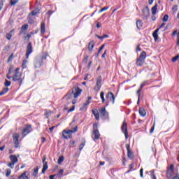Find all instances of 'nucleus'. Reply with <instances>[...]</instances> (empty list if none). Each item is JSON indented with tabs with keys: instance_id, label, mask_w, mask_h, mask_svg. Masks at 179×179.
Listing matches in <instances>:
<instances>
[{
	"instance_id": "nucleus-21",
	"label": "nucleus",
	"mask_w": 179,
	"mask_h": 179,
	"mask_svg": "<svg viewBox=\"0 0 179 179\" xmlns=\"http://www.w3.org/2000/svg\"><path fill=\"white\" fill-rule=\"evenodd\" d=\"M145 63V60H143L142 59H138L136 64L137 66H142L143 64Z\"/></svg>"
},
{
	"instance_id": "nucleus-7",
	"label": "nucleus",
	"mask_w": 179,
	"mask_h": 179,
	"mask_svg": "<svg viewBox=\"0 0 179 179\" xmlns=\"http://www.w3.org/2000/svg\"><path fill=\"white\" fill-rule=\"evenodd\" d=\"M38 13H40V9L38 8H36L35 10H34L31 14L29 15L28 16V23H33V20L31 19V16H37V15H38Z\"/></svg>"
},
{
	"instance_id": "nucleus-22",
	"label": "nucleus",
	"mask_w": 179,
	"mask_h": 179,
	"mask_svg": "<svg viewBox=\"0 0 179 179\" xmlns=\"http://www.w3.org/2000/svg\"><path fill=\"white\" fill-rule=\"evenodd\" d=\"M138 113H139L140 115H141V117H145L146 115V111L145 110V109L143 108H140Z\"/></svg>"
},
{
	"instance_id": "nucleus-49",
	"label": "nucleus",
	"mask_w": 179,
	"mask_h": 179,
	"mask_svg": "<svg viewBox=\"0 0 179 179\" xmlns=\"http://www.w3.org/2000/svg\"><path fill=\"white\" fill-rule=\"evenodd\" d=\"M140 177L143 178V169H141L140 170Z\"/></svg>"
},
{
	"instance_id": "nucleus-57",
	"label": "nucleus",
	"mask_w": 179,
	"mask_h": 179,
	"mask_svg": "<svg viewBox=\"0 0 179 179\" xmlns=\"http://www.w3.org/2000/svg\"><path fill=\"white\" fill-rule=\"evenodd\" d=\"M38 173V169H35L34 171V176H37Z\"/></svg>"
},
{
	"instance_id": "nucleus-29",
	"label": "nucleus",
	"mask_w": 179,
	"mask_h": 179,
	"mask_svg": "<svg viewBox=\"0 0 179 179\" xmlns=\"http://www.w3.org/2000/svg\"><path fill=\"white\" fill-rule=\"evenodd\" d=\"M56 176H57L59 178H62V176H64V169H60L59 171V173H57Z\"/></svg>"
},
{
	"instance_id": "nucleus-51",
	"label": "nucleus",
	"mask_w": 179,
	"mask_h": 179,
	"mask_svg": "<svg viewBox=\"0 0 179 179\" xmlns=\"http://www.w3.org/2000/svg\"><path fill=\"white\" fill-rule=\"evenodd\" d=\"M13 59V54H12L8 59V62H10Z\"/></svg>"
},
{
	"instance_id": "nucleus-8",
	"label": "nucleus",
	"mask_w": 179,
	"mask_h": 179,
	"mask_svg": "<svg viewBox=\"0 0 179 179\" xmlns=\"http://www.w3.org/2000/svg\"><path fill=\"white\" fill-rule=\"evenodd\" d=\"M122 131L124 134L125 138L128 139V127L127 125V122L124 120L123 124L122 125Z\"/></svg>"
},
{
	"instance_id": "nucleus-6",
	"label": "nucleus",
	"mask_w": 179,
	"mask_h": 179,
	"mask_svg": "<svg viewBox=\"0 0 179 179\" xmlns=\"http://www.w3.org/2000/svg\"><path fill=\"white\" fill-rule=\"evenodd\" d=\"M173 176H174V164H171V166L167 168L166 177L167 178H171Z\"/></svg>"
},
{
	"instance_id": "nucleus-33",
	"label": "nucleus",
	"mask_w": 179,
	"mask_h": 179,
	"mask_svg": "<svg viewBox=\"0 0 179 179\" xmlns=\"http://www.w3.org/2000/svg\"><path fill=\"white\" fill-rule=\"evenodd\" d=\"M27 60H24L22 62V68H24V69L27 68Z\"/></svg>"
},
{
	"instance_id": "nucleus-16",
	"label": "nucleus",
	"mask_w": 179,
	"mask_h": 179,
	"mask_svg": "<svg viewBox=\"0 0 179 179\" xmlns=\"http://www.w3.org/2000/svg\"><path fill=\"white\" fill-rule=\"evenodd\" d=\"M143 15L145 19H148L150 16V11L148 8H145L143 10Z\"/></svg>"
},
{
	"instance_id": "nucleus-23",
	"label": "nucleus",
	"mask_w": 179,
	"mask_h": 179,
	"mask_svg": "<svg viewBox=\"0 0 179 179\" xmlns=\"http://www.w3.org/2000/svg\"><path fill=\"white\" fill-rule=\"evenodd\" d=\"M89 104H90V101H86V103H85L80 108V111H83V110H86L87 106H89Z\"/></svg>"
},
{
	"instance_id": "nucleus-14",
	"label": "nucleus",
	"mask_w": 179,
	"mask_h": 179,
	"mask_svg": "<svg viewBox=\"0 0 179 179\" xmlns=\"http://www.w3.org/2000/svg\"><path fill=\"white\" fill-rule=\"evenodd\" d=\"M126 149L127 150V157H129V159H134V152L131 151L129 145L126 144Z\"/></svg>"
},
{
	"instance_id": "nucleus-40",
	"label": "nucleus",
	"mask_w": 179,
	"mask_h": 179,
	"mask_svg": "<svg viewBox=\"0 0 179 179\" xmlns=\"http://www.w3.org/2000/svg\"><path fill=\"white\" fill-rule=\"evenodd\" d=\"M27 29H29L28 24H24L22 26V30H27Z\"/></svg>"
},
{
	"instance_id": "nucleus-44",
	"label": "nucleus",
	"mask_w": 179,
	"mask_h": 179,
	"mask_svg": "<svg viewBox=\"0 0 179 179\" xmlns=\"http://www.w3.org/2000/svg\"><path fill=\"white\" fill-rule=\"evenodd\" d=\"M169 20V16L167 15H165L162 19L163 22H167Z\"/></svg>"
},
{
	"instance_id": "nucleus-26",
	"label": "nucleus",
	"mask_w": 179,
	"mask_h": 179,
	"mask_svg": "<svg viewBox=\"0 0 179 179\" xmlns=\"http://www.w3.org/2000/svg\"><path fill=\"white\" fill-rule=\"evenodd\" d=\"M12 71H13V66H10V69H9V71H8V73L6 76V78L8 79H12V77L9 76V75H10V73H12Z\"/></svg>"
},
{
	"instance_id": "nucleus-52",
	"label": "nucleus",
	"mask_w": 179,
	"mask_h": 179,
	"mask_svg": "<svg viewBox=\"0 0 179 179\" xmlns=\"http://www.w3.org/2000/svg\"><path fill=\"white\" fill-rule=\"evenodd\" d=\"M10 173H11L10 170H7L6 173V176L9 177L10 176Z\"/></svg>"
},
{
	"instance_id": "nucleus-58",
	"label": "nucleus",
	"mask_w": 179,
	"mask_h": 179,
	"mask_svg": "<svg viewBox=\"0 0 179 179\" xmlns=\"http://www.w3.org/2000/svg\"><path fill=\"white\" fill-rule=\"evenodd\" d=\"M96 27H97L98 29H100V27H101V23L98 22V23L96 24Z\"/></svg>"
},
{
	"instance_id": "nucleus-10",
	"label": "nucleus",
	"mask_w": 179,
	"mask_h": 179,
	"mask_svg": "<svg viewBox=\"0 0 179 179\" xmlns=\"http://www.w3.org/2000/svg\"><path fill=\"white\" fill-rule=\"evenodd\" d=\"M100 89H101V76H99L96 79V85L94 87V90L96 92H99L100 90Z\"/></svg>"
},
{
	"instance_id": "nucleus-59",
	"label": "nucleus",
	"mask_w": 179,
	"mask_h": 179,
	"mask_svg": "<svg viewBox=\"0 0 179 179\" xmlns=\"http://www.w3.org/2000/svg\"><path fill=\"white\" fill-rule=\"evenodd\" d=\"M164 26H166V23L163 22L160 27H159V29H163V27H164Z\"/></svg>"
},
{
	"instance_id": "nucleus-50",
	"label": "nucleus",
	"mask_w": 179,
	"mask_h": 179,
	"mask_svg": "<svg viewBox=\"0 0 179 179\" xmlns=\"http://www.w3.org/2000/svg\"><path fill=\"white\" fill-rule=\"evenodd\" d=\"M105 45H102L101 47L99 48V51H98V54L97 55H99V54H100V52L104 49Z\"/></svg>"
},
{
	"instance_id": "nucleus-4",
	"label": "nucleus",
	"mask_w": 179,
	"mask_h": 179,
	"mask_svg": "<svg viewBox=\"0 0 179 179\" xmlns=\"http://www.w3.org/2000/svg\"><path fill=\"white\" fill-rule=\"evenodd\" d=\"M75 132H78V126L74 127L72 130H63L62 136L64 139H71V138H72V134H75Z\"/></svg>"
},
{
	"instance_id": "nucleus-12",
	"label": "nucleus",
	"mask_w": 179,
	"mask_h": 179,
	"mask_svg": "<svg viewBox=\"0 0 179 179\" xmlns=\"http://www.w3.org/2000/svg\"><path fill=\"white\" fill-rule=\"evenodd\" d=\"M31 131V126L30 124L27 125L22 131V136L24 137L26 136V135H28V134H30Z\"/></svg>"
},
{
	"instance_id": "nucleus-19",
	"label": "nucleus",
	"mask_w": 179,
	"mask_h": 179,
	"mask_svg": "<svg viewBox=\"0 0 179 179\" xmlns=\"http://www.w3.org/2000/svg\"><path fill=\"white\" fill-rule=\"evenodd\" d=\"M13 34H15V29H12L9 33L6 34V38H7V40H10Z\"/></svg>"
},
{
	"instance_id": "nucleus-28",
	"label": "nucleus",
	"mask_w": 179,
	"mask_h": 179,
	"mask_svg": "<svg viewBox=\"0 0 179 179\" xmlns=\"http://www.w3.org/2000/svg\"><path fill=\"white\" fill-rule=\"evenodd\" d=\"M48 169V164L47 162H45V163L43 164V169H42V173H45V171H46Z\"/></svg>"
},
{
	"instance_id": "nucleus-31",
	"label": "nucleus",
	"mask_w": 179,
	"mask_h": 179,
	"mask_svg": "<svg viewBox=\"0 0 179 179\" xmlns=\"http://www.w3.org/2000/svg\"><path fill=\"white\" fill-rule=\"evenodd\" d=\"M19 179H26L27 178V176H26V172H24L22 175H20L19 177H18Z\"/></svg>"
},
{
	"instance_id": "nucleus-34",
	"label": "nucleus",
	"mask_w": 179,
	"mask_h": 179,
	"mask_svg": "<svg viewBox=\"0 0 179 179\" xmlns=\"http://www.w3.org/2000/svg\"><path fill=\"white\" fill-rule=\"evenodd\" d=\"M155 171H150V176H151V178L152 179H156V176H155Z\"/></svg>"
},
{
	"instance_id": "nucleus-9",
	"label": "nucleus",
	"mask_w": 179,
	"mask_h": 179,
	"mask_svg": "<svg viewBox=\"0 0 179 179\" xmlns=\"http://www.w3.org/2000/svg\"><path fill=\"white\" fill-rule=\"evenodd\" d=\"M19 138L20 135L17 133L13 134V139L15 145V148H19Z\"/></svg>"
},
{
	"instance_id": "nucleus-35",
	"label": "nucleus",
	"mask_w": 179,
	"mask_h": 179,
	"mask_svg": "<svg viewBox=\"0 0 179 179\" xmlns=\"http://www.w3.org/2000/svg\"><path fill=\"white\" fill-rule=\"evenodd\" d=\"M141 90H142V89H141V87H140V89L137 91V94L138 96V102H137L138 104H139V100L141 99V94L139 93H141Z\"/></svg>"
},
{
	"instance_id": "nucleus-38",
	"label": "nucleus",
	"mask_w": 179,
	"mask_h": 179,
	"mask_svg": "<svg viewBox=\"0 0 179 179\" xmlns=\"http://www.w3.org/2000/svg\"><path fill=\"white\" fill-rule=\"evenodd\" d=\"M152 36L155 38V41H156V40H157L159 38V35H157V34H156V32H153Z\"/></svg>"
},
{
	"instance_id": "nucleus-15",
	"label": "nucleus",
	"mask_w": 179,
	"mask_h": 179,
	"mask_svg": "<svg viewBox=\"0 0 179 179\" xmlns=\"http://www.w3.org/2000/svg\"><path fill=\"white\" fill-rule=\"evenodd\" d=\"M106 99L109 101H112L113 104H114V101H115V97L114 96V94H113V92H108L106 96Z\"/></svg>"
},
{
	"instance_id": "nucleus-24",
	"label": "nucleus",
	"mask_w": 179,
	"mask_h": 179,
	"mask_svg": "<svg viewBox=\"0 0 179 179\" xmlns=\"http://www.w3.org/2000/svg\"><path fill=\"white\" fill-rule=\"evenodd\" d=\"M140 59H143V61H145V59H146V52L143 51L140 57H138Z\"/></svg>"
},
{
	"instance_id": "nucleus-18",
	"label": "nucleus",
	"mask_w": 179,
	"mask_h": 179,
	"mask_svg": "<svg viewBox=\"0 0 179 179\" xmlns=\"http://www.w3.org/2000/svg\"><path fill=\"white\" fill-rule=\"evenodd\" d=\"M45 34V23L42 22L41 24V35L44 36Z\"/></svg>"
},
{
	"instance_id": "nucleus-56",
	"label": "nucleus",
	"mask_w": 179,
	"mask_h": 179,
	"mask_svg": "<svg viewBox=\"0 0 179 179\" xmlns=\"http://www.w3.org/2000/svg\"><path fill=\"white\" fill-rule=\"evenodd\" d=\"M177 45H179V32L177 34V43H176Z\"/></svg>"
},
{
	"instance_id": "nucleus-30",
	"label": "nucleus",
	"mask_w": 179,
	"mask_h": 179,
	"mask_svg": "<svg viewBox=\"0 0 179 179\" xmlns=\"http://www.w3.org/2000/svg\"><path fill=\"white\" fill-rule=\"evenodd\" d=\"M8 92H9V88L6 87L0 92V94H1V96H3V94H6V93H8Z\"/></svg>"
},
{
	"instance_id": "nucleus-43",
	"label": "nucleus",
	"mask_w": 179,
	"mask_h": 179,
	"mask_svg": "<svg viewBox=\"0 0 179 179\" xmlns=\"http://www.w3.org/2000/svg\"><path fill=\"white\" fill-rule=\"evenodd\" d=\"M178 58H179V55H178L172 59V62H176Z\"/></svg>"
},
{
	"instance_id": "nucleus-53",
	"label": "nucleus",
	"mask_w": 179,
	"mask_h": 179,
	"mask_svg": "<svg viewBox=\"0 0 179 179\" xmlns=\"http://www.w3.org/2000/svg\"><path fill=\"white\" fill-rule=\"evenodd\" d=\"M3 6V1L2 0H0V10H2Z\"/></svg>"
},
{
	"instance_id": "nucleus-39",
	"label": "nucleus",
	"mask_w": 179,
	"mask_h": 179,
	"mask_svg": "<svg viewBox=\"0 0 179 179\" xmlns=\"http://www.w3.org/2000/svg\"><path fill=\"white\" fill-rule=\"evenodd\" d=\"M10 81H8V80H6V82H5V86H6V87H9V86H10Z\"/></svg>"
},
{
	"instance_id": "nucleus-3",
	"label": "nucleus",
	"mask_w": 179,
	"mask_h": 179,
	"mask_svg": "<svg viewBox=\"0 0 179 179\" xmlns=\"http://www.w3.org/2000/svg\"><path fill=\"white\" fill-rule=\"evenodd\" d=\"M92 114H94L96 121H99L100 118V115L104 117H108V113L106 110V108H101L99 109V111L93 110Z\"/></svg>"
},
{
	"instance_id": "nucleus-45",
	"label": "nucleus",
	"mask_w": 179,
	"mask_h": 179,
	"mask_svg": "<svg viewBox=\"0 0 179 179\" xmlns=\"http://www.w3.org/2000/svg\"><path fill=\"white\" fill-rule=\"evenodd\" d=\"M85 142L82 143L80 145L79 150H82V149H83V148H85Z\"/></svg>"
},
{
	"instance_id": "nucleus-55",
	"label": "nucleus",
	"mask_w": 179,
	"mask_h": 179,
	"mask_svg": "<svg viewBox=\"0 0 179 179\" xmlns=\"http://www.w3.org/2000/svg\"><path fill=\"white\" fill-rule=\"evenodd\" d=\"M145 85H146V82L142 83L141 86H140L141 89H143V87H144V86H145Z\"/></svg>"
},
{
	"instance_id": "nucleus-5",
	"label": "nucleus",
	"mask_w": 179,
	"mask_h": 179,
	"mask_svg": "<svg viewBox=\"0 0 179 179\" xmlns=\"http://www.w3.org/2000/svg\"><path fill=\"white\" fill-rule=\"evenodd\" d=\"M47 57H37L36 59H35L34 62V66L36 69L41 68L43 64V61H44V59H46Z\"/></svg>"
},
{
	"instance_id": "nucleus-2",
	"label": "nucleus",
	"mask_w": 179,
	"mask_h": 179,
	"mask_svg": "<svg viewBox=\"0 0 179 179\" xmlns=\"http://www.w3.org/2000/svg\"><path fill=\"white\" fill-rule=\"evenodd\" d=\"M20 71V68H16L14 74L13 76V82H16L18 83V85H22L23 80L24 79V77L22 76V74L21 72H19Z\"/></svg>"
},
{
	"instance_id": "nucleus-20",
	"label": "nucleus",
	"mask_w": 179,
	"mask_h": 179,
	"mask_svg": "<svg viewBox=\"0 0 179 179\" xmlns=\"http://www.w3.org/2000/svg\"><path fill=\"white\" fill-rule=\"evenodd\" d=\"M93 48H94V42L92 41L89 43L88 50L90 52H93Z\"/></svg>"
},
{
	"instance_id": "nucleus-17",
	"label": "nucleus",
	"mask_w": 179,
	"mask_h": 179,
	"mask_svg": "<svg viewBox=\"0 0 179 179\" xmlns=\"http://www.w3.org/2000/svg\"><path fill=\"white\" fill-rule=\"evenodd\" d=\"M10 160H11V163H14V164H15V163H17V162H19L17 157H16V155H12L10 156Z\"/></svg>"
},
{
	"instance_id": "nucleus-11",
	"label": "nucleus",
	"mask_w": 179,
	"mask_h": 179,
	"mask_svg": "<svg viewBox=\"0 0 179 179\" xmlns=\"http://www.w3.org/2000/svg\"><path fill=\"white\" fill-rule=\"evenodd\" d=\"M33 52V47L31 46V43H29L27 47V53H26V58L29 59V57H30V54Z\"/></svg>"
},
{
	"instance_id": "nucleus-60",
	"label": "nucleus",
	"mask_w": 179,
	"mask_h": 179,
	"mask_svg": "<svg viewBox=\"0 0 179 179\" xmlns=\"http://www.w3.org/2000/svg\"><path fill=\"white\" fill-rule=\"evenodd\" d=\"M55 126H53V127L49 128L50 132H52V131H54V129H55Z\"/></svg>"
},
{
	"instance_id": "nucleus-41",
	"label": "nucleus",
	"mask_w": 179,
	"mask_h": 179,
	"mask_svg": "<svg viewBox=\"0 0 179 179\" xmlns=\"http://www.w3.org/2000/svg\"><path fill=\"white\" fill-rule=\"evenodd\" d=\"M108 7H103V8H101L99 11V13H101V12H104L105 10H108Z\"/></svg>"
},
{
	"instance_id": "nucleus-32",
	"label": "nucleus",
	"mask_w": 179,
	"mask_h": 179,
	"mask_svg": "<svg viewBox=\"0 0 179 179\" xmlns=\"http://www.w3.org/2000/svg\"><path fill=\"white\" fill-rule=\"evenodd\" d=\"M100 97H101V99L102 100V103H104V101H106V99H104V92H101Z\"/></svg>"
},
{
	"instance_id": "nucleus-63",
	"label": "nucleus",
	"mask_w": 179,
	"mask_h": 179,
	"mask_svg": "<svg viewBox=\"0 0 179 179\" xmlns=\"http://www.w3.org/2000/svg\"><path fill=\"white\" fill-rule=\"evenodd\" d=\"M96 37H97L99 40H103V36H100L97 35Z\"/></svg>"
},
{
	"instance_id": "nucleus-54",
	"label": "nucleus",
	"mask_w": 179,
	"mask_h": 179,
	"mask_svg": "<svg viewBox=\"0 0 179 179\" xmlns=\"http://www.w3.org/2000/svg\"><path fill=\"white\" fill-rule=\"evenodd\" d=\"M75 110V106H73L71 108L69 109L68 113H72Z\"/></svg>"
},
{
	"instance_id": "nucleus-37",
	"label": "nucleus",
	"mask_w": 179,
	"mask_h": 179,
	"mask_svg": "<svg viewBox=\"0 0 179 179\" xmlns=\"http://www.w3.org/2000/svg\"><path fill=\"white\" fill-rule=\"evenodd\" d=\"M64 156H62L58 159V164H62V162H64Z\"/></svg>"
},
{
	"instance_id": "nucleus-42",
	"label": "nucleus",
	"mask_w": 179,
	"mask_h": 179,
	"mask_svg": "<svg viewBox=\"0 0 179 179\" xmlns=\"http://www.w3.org/2000/svg\"><path fill=\"white\" fill-rule=\"evenodd\" d=\"M155 125H156L155 122H154V124L150 131V134H153V132H155Z\"/></svg>"
},
{
	"instance_id": "nucleus-47",
	"label": "nucleus",
	"mask_w": 179,
	"mask_h": 179,
	"mask_svg": "<svg viewBox=\"0 0 179 179\" xmlns=\"http://www.w3.org/2000/svg\"><path fill=\"white\" fill-rule=\"evenodd\" d=\"M172 10L173 12H177V10H178V6L177 5L174 6L173 8H172Z\"/></svg>"
},
{
	"instance_id": "nucleus-13",
	"label": "nucleus",
	"mask_w": 179,
	"mask_h": 179,
	"mask_svg": "<svg viewBox=\"0 0 179 179\" xmlns=\"http://www.w3.org/2000/svg\"><path fill=\"white\" fill-rule=\"evenodd\" d=\"M92 139H94V141H97L100 139V132H99V130H94L92 134Z\"/></svg>"
},
{
	"instance_id": "nucleus-1",
	"label": "nucleus",
	"mask_w": 179,
	"mask_h": 179,
	"mask_svg": "<svg viewBox=\"0 0 179 179\" xmlns=\"http://www.w3.org/2000/svg\"><path fill=\"white\" fill-rule=\"evenodd\" d=\"M82 89L79 88L78 86H75L67 93L65 96V99L66 100H69V99H72V97H73V99H78V97L82 94Z\"/></svg>"
},
{
	"instance_id": "nucleus-36",
	"label": "nucleus",
	"mask_w": 179,
	"mask_h": 179,
	"mask_svg": "<svg viewBox=\"0 0 179 179\" xmlns=\"http://www.w3.org/2000/svg\"><path fill=\"white\" fill-rule=\"evenodd\" d=\"M45 115L46 118H48V117H50V115H51V110H46L45 113Z\"/></svg>"
},
{
	"instance_id": "nucleus-27",
	"label": "nucleus",
	"mask_w": 179,
	"mask_h": 179,
	"mask_svg": "<svg viewBox=\"0 0 179 179\" xmlns=\"http://www.w3.org/2000/svg\"><path fill=\"white\" fill-rule=\"evenodd\" d=\"M143 23L141 20H137L136 22V27L137 29H142Z\"/></svg>"
},
{
	"instance_id": "nucleus-48",
	"label": "nucleus",
	"mask_w": 179,
	"mask_h": 179,
	"mask_svg": "<svg viewBox=\"0 0 179 179\" xmlns=\"http://www.w3.org/2000/svg\"><path fill=\"white\" fill-rule=\"evenodd\" d=\"M19 0H11L10 1V4L11 5H16V3H17Z\"/></svg>"
},
{
	"instance_id": "nucleus-61",
	"label": "nucleus",
	"mask_w": 179,
	"mask_h": 179,
	"mask_svg": "<svg viewBox=\"0 0 179 179\" xmlns=\"http://www.w3.org/2000/svg\"><path fill=\"white\" fill-rule=\"evenodd\" d=\"M154 1L155 0H148L149 5H152Z\"/></svg>"
},
{
	"instance_id": "nucleus-62",
	"label": "nucleus",
	"mask_w": 179,
	"mask_h": 179,
	"mask_svg": "<svg viewBox=\"0 0 179 179\" xmlns=\"http://www.w3.org/2000/svg\"><path fill=\"white\" fill-rule=\"evenodd\" d=\"M45 160H46V158H45V156H44V157H43V160H42V162H43V164L47 163V162H45Z\"/></svg>"
},
{
	"instance_id": "nucleus-64",
	"label": "nucleus",
	"mask_w": 179,
	"mask_h": 179,
	"mask_svg": "<svg viewBox=\"0 0 179 179\" xmlns=\"http://www.w3.org/2000/svg\"><path fill=\"white\" fill-rule=\"evenodd\" d=\"M172 179H179V176L178 175H176V176L173 177Z\"/></svg>"
},
{
	"instance_id": "nucleus-46",
	"label": "nucleus",
	"mask_w": 179,
	"mask_h": 179,
	"mask_svg": "<svg viewBox=\"0 0 179 179\" xmlns=\"http://www.w3.org/2000/svg\"><path fill=\"white\" fill-rule=\"evenodd\" d=\"M8 166L10 169H13L15 167V164L13 162H10L8 164Z\"/></svg>"
},
{
	"instance_id": "nucleus-25",
	"label": "nucleus",
	"mask_w": 179,
	"mask_h": 179,
	"mask_svg": "<svg viewBox=\"0 0 179 179\" xmlns=\"http://www.w3.org/2000/svg\"><path fill=\"white\" fill-rule=\"evenodd\" d=\"M157 10V4H156L155 6H154L152 9H151V12H152V15L153 16H155V15H156V12Z\"/></svg>"
}]
</instances>
